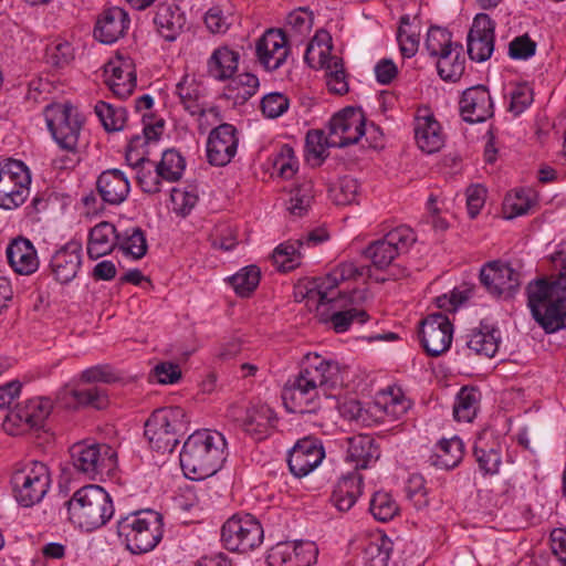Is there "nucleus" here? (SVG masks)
<instances>
[{"label": "nucleus", "mask_w": 566, "mask_h": 566, "mask_svg": "<svg viewBox=\"0 0 566 566\" xmlns=\"http://www.w3.org/2000/svg\"><path fill=\"white\" fill-rule=\"evenodd\" d=\"M227 442L218 431L197 430L185 441L180 465L188 479L202 480L217 473L224 460Z\"/></svg>", "instance_id": "nucleus-1"}, {"label": "nucleus", "mask_w": 566, "mask_h": 566, "mask_svg": "<svg viewBox=\"0 0 566 566\" xmlns=\"http://www.w3.org/2000/svg\"><path fill=\"white\" fill-rule=\"evenodd\" d=\"M65 505L70 520L85 531L103 526L114 514L109 494L96 484L77 490Z\"/></svg>", "instance_id": "nucleus-2"}, {"label": "nucleus", "mask_w": 566, "mask_h": 566, "mask_svg": "<svg viewBox=\"0 0 566 566\" xmlns=\"http://www.w3.org/2000/svg\"><path fill=\"white\" fill-rule=\"evenodd\" d=\"M117 535L130 553H148L163 538V516L153 510L129 513L118 520Z\"/></svg>", "instance_id": "nucleus-3"}, {"label": "nucleus", "mask_w": 566, "mask_h": 566, "mask_svg": "<svg viewBox=\"0 0 566 566\" xmlns=\"http://www.w3.org/2000/svg\"><path fill=\"white\" fill-rule=\"evenodd\" d=\"M188 423L181 407L158 408L146 420L144 434L153 449L171 452L179 443L178 436L187 431Z\"/></svg>", "instance_id": "nucleus-4"}, {"label": "nucleus", "mask_w": 566, "mask_h": 566, "mask_svg": "<svg viewBox=\"0 0 566 566\" xmlns=\"http://www.w3.org/2000/svg\"><path fill=\"white\" fill-rule=\"evenodd\" d=\"M426 49L438 57V74L443 81L457 82L464 73L465 59L461 43L452 42V34L443 28L431 27L427 33Z\"/></svg>", "instance_id": "nucleus-5"}, {"label": "nucleus", "mask_w": 566, "mask_h": 566, "mask_svg": "<svg viewBox=\"0 0 566 566\" xmlns=\"http://www.w3.org/2000/svg\"><path fill=\"white\" fill-rule=\"evenodd\" d=\"M48 129L60 148L75 153L83 118L71 103H53L44 108Z\"/></svg>", "instance_id": "nucleus-6"}, {"label": "nucleus", "mask_w": 566, "mask_h": 566, "mask_svg": "<svg viewBox=\"0 0 566 566\" xmlns=\"http://www.w3.org/2000/svg\"><path fill=\"white\" fill-rule=\"evenodd\" d=\"M70 452L75 470L90 480L109 474L116 467V452L105 443L77 442Z\"/></svg>", "instance_id": "nucleus-7"}, {"label": "nucleus", "mask_w": 566, "mask_h": 566, "mask_svg": "<svg viewBox=\"0 0 566 566\" xmlns=\"http://www.w3.org/2000/svg\"><path fill=\"white\" fill-rule=\"evenodd\" d=\"M12 492L15 501L24 507L39 503L50 486L48 467L39 461H32L17 470L11 478Z\"/></svg>", "instance_id": "nucleus-8"}, {"label": "nucleus", "mask_w": 566, "mask_h": 566, "mask_svg": "<svg viewBox=\"0 0 566 566\" xmlns=\"http://www.w3.org/2000/svg\"><path fill=\"white\" fill-rule=\"evenodd\" d=\"M264 538L261 523L251 514H235L222 526L221 539L231 552L249 553L259 547Z\"/></svg>", "instance_id": "nucleus-9"}, {"label": "nucleus", "mask_w": 566, "mask_h": 566, "mask_svg": "<svg viewBox=\"0 0 566 566\" xmlns=\"http://www.w3.org/2000/svg\"><path fill=\"white\" fill-rule=\"evenodd\" d=\"M31 175L21 160L7 159L0 167V208L12 210L30 195Z\"/></svg>", "instance_id": "nucleus-10"}, {"label": "nucleus", "mask_w": 566, "mask_h": 566, "mask_svg": "<svg viewBox=\"0 0 566 566\" xmlns=\"http://www.w3.org/2000/svg\"><path fill=\"white\" fill-rule=\"evenodd\" d=\"M416 241L413 230L407 226H400L386 233L382 239L371 242L366 248L365 255L371 260L375 268L384 270L396 256L407 253Z\"/></svg>", "instance_id": "nucleus-11"}, {"label": "nucleus", "mask_w": 566, "mask_h": 566, "mask_svg": "<svg viewBox=\"0 0 566 566\" xmlns=\"http://www.w3.org/2000/svg\"><path fill=\"white\" fill-rule=\"evenodd\" d=\"M297 376L316 391L322 390L324 395L344 384L340 365L335 360L324 359L318 354L305 355Z\"/></svg>", "instance_id": "nucleus-12"}, {"label": "nucleus", "mask_w": 566, "mask_h": 566, "mask_svg": "<svg viewBox=\"0 0 566 566\" xmlns=\"http://www.w3.org/2000/svg\"><path fill=\"white\" fill-rule=\"evenodd\" d=\"M453 325L442 313H432L420 323L419 337L429 356L438 357L446 353L452 343Z\"/></svg>", "instance_id": "nucleus-13"}, {"label": "nucleus", "mask_w": 566, "mask_h": 566, "mask_svg": "<svg viewBox=\"0 0 566 566\" xmlns=\"http://www.w3.org/2000/svg\"><path fill=\"white\" fill-rule=\"evenodd\" d=\"M317 55H318V67L325 70L326 84L328 90L338 95L346 94L349 90L347 75L344 69L343 59L331 54V45L322 48L317 43ZM316 52V45L311 42L307 45L304 60L311 67H316L314 64V53Z\"/></svg>", "instance_id": "nucleus-14"}, {"label": "nucleus", "mask_w": 566, "mask_h": 566, "mask_svg": "<svg viewBox=\"0 0 566 566\" xmlns=\"http://www.w3.org/2000/svg\"><path fill=\"white\" fill-rule=\"evenodd\" d=\"M329 145L347 147L358 143L365 134V117L359 111L346 107L329 120Z\"/></svg>", "instance_id": "nucleus-15"}, {"label": "nucleus", "mask_w": 566, "mask_h": 566, "mask_svg": "<svg viewBox=\"0 0 566 566\" xmlns=\"http://www.w3.org/2000/svg\"><path fill=\"white\" fill-rule=\"evenodd\" d=\"M480 282L494 296L512 297L521 285L520 274L509 264L491 261L480 270Z\"/></svg>", "instance_id": "nucleus-16"}, {"label": "nucleus", "mask_w": 566, "mask_h": 566, "mask_svg": "<svg viewBox=\"0 0 566 566\" xmlns=\"http://www.w3.org/2000/svg\"><path fill=\"white\" fill-rule=\"evenodd\" d=\"M495 22L485 13L473 19L467 38L468 54L472 61L485 62L494 51Z\"/></svg>", "instance_id": "nucleus-17"}, {"label": "nucleus", "mask_w": 566, "mask_h": 566, "mask_svg": "<svg viewBox=\"0 0 566 566\" xmlns=\"http://www.w3.org/2000/svg\"><path fill=\"white\" fill-rule=\"evenodd\" d=\"M239 138L237 129L231 124H221L213 128L207 140L208 163L216 167L228 165L235 156Z\"/></svg>", "instance_id": "nucleus-18"}, {"label": "nucleus", "mask_w": 566, "mask_h": 566, "mask_svg": "<svg viewBox=\"0 0 566 566\" xmlns=\"http://www.w3.org/2000/svg\"><path fill=\"white\" fill-rule=\"evenodd\" d=\"M325 452L321 441L306 437L296 442L289 453L287 464L291 473L303 478L312 472L324 459Z\"/></svg>", "instance_id": "nucleus-19"}, {"label": "nucleus", "mask_w": 566, "mask_h": 566, "mask_svg": "<svg viewBox=\"0 0 566 566\" xmlns=\"http://www.w3.org/2000/svg\"><path fill=\"white\" fill-rule=\"evenodd\" d=\"M286 409L292 413H314L321 408L319 392L297 375L290 380L282 392Z\"/></svg>", "instance_id": "nucleus-20"}, {"label": "nucleus", "mask_w": 566, "mask_h": 566, "mask_svg": "<svg viewBox=\"0 0 566 566\" xmlns=\"http://www.w3.org/2000/svg\"><path fill=\"white\" fill-rule=\"evenodd\" d=\"M255 52L259 62L268 71L277 70L289 55L287 39L279 29L268 30L258 41Z\"/></svg>", "instance_id": "nucleus-21"}, {"label": "nucleus", "mask_w": 566, "mask_h": 566, "mask_svg": "<svg viewBox=\"0 0 566 566\" xmlns=\"http://www.w3.org/2000/svg\"><path fill=\"white\" fill-rule=\"evenodd\" d=\"M460 114L468 123H482L494 114L493 101L484 85L467 88L460 99Z\"/></svg>", "instance_id": "nucleus-22"}, {"label": "nucleus", "mask_w": 566, "mask_h": 566, "mask_svg": "<svg viewBox=\"0 0 566 566\" xmlns=\"http://www.w3.org/2000/svg\"><path fill=\"white\" fill-rule=\"evenodd\" d=\"M129 23L128 13L124 9L108 8L97 18L94 38L101 43L113 44L126 34Z\"/></svg>", "instance_id": "nucleus-23"}, {"label": "nucleus", "mask_w": 566, "mask_h": 566, "mask_svg": "<svg viewBox=\"0 0 566 566\" xmlns=\"http://www.w3.org/2000/svg\"><path fill=\"white\" fill-rule=\"evenodd\" d=\"M81 264L82 243L71 240L52 255L50 266L54 279L66 284L76 276Z\"/></svg>", "instance_id": "nucleus-24"}, {"label": "nucleus", "mask_w": 566, "mask_h": 566, "mask_svg": "<svg viewBox=\"0 0 566 566\" xmlns=\"http://www.w3.org/2000/svg\"><path fill=\"white\" fill-rule=\"evenodd\" d=\"M96 188L103 201L113 206L124 202L130 191L128 178L119 169L103 171L97 178Z\"/></svg>", "instance_id": "nucleus-25"}, {"label": "nucleus", "mask_w": 566, "mask_h": 566, "mask_svg": "<svg viewBox=\"0 0 566 566\" xmlns=\"http://www.w3.org/2000/svg\"><path fill=\"white\" fill-rule=\"evenodd\" d=\"M52 407L48 398H33L9 411L6 419L17 426L24 423L30 428H41L50 416Z\"/></svg>", "instance_id": "nucleus-26"}, {"label": "nucleus", "mask_w": 566, "mask_h": 566, "mask_svg": "<svg viewBox=\"0 0 566 566\" xmlns=\"http://www.w3.org/2000/svg\"><path fill=\"white\" fill-rule=\"evenodd\" d=\"M473 454L479 464V469L484 474H495L501 465V450L497 439L492 431L484 430L479 433Z\"/></svg>", "instance_id": "nucleus-27"}, {"label": "nucleus", "mask_w": 566, "mask_h": 566, "mask_svg": "<svg viewBox=\"0 0 566 566\" xmlns=\"http://www.w3.org/2000/svg\"><path fill=\"white\" fill-rule=\"evenodd\" d=\"M415 138L418 147L427 154L441 149L444 137L439 122L433 115H418L415 119Z\"/></svg>", "instance_id": "nucleus-28"}, {"label": "nucleus", "mask_w": 566, "mask_h": 566, "mask_svg": "<svg viewBox=\"0 0 566 566\" xmlns=\"http://www.w3.org/2000/svg\"><path fill=\"white\" fill-rule=\"evenodd\" d=\"M119 230L107 221L97 223L90 230L87 241V254L90 259L96 260L118 247Z\"/></svg>", "instance_id": "nucleus-29"}, {"label": "nucleus", "mask_w": 566, "mask_h": 566, "mask_svg": "<svg viewBox=\"0 0 566 566\" xmlns=\"http://www.w3.org/2000/svg\"><path fill=\"white\" fill-rule=\"evenodd\" d=\"M346 461L354 463L355 470L366 469L371 461H376L379 449L375 439L368 434H356L345 439Z\"/></svg>", "instance_id": "nucleus-30"}, {"label": "nucleus", "mask_w": 566, "mask_h": 566, "mask_svg": "<svg viewBox=\"0 0 566 566\" xmlns=\"http://www.w3.org/2000/svg\"><path fill=\"white\" fill-rule=\"evenodd\" d=\"M7 258L18 274H32L39 266L36 251L30 240L24 238H18L8 245Z\"/></svg>", "instance_id": "nucleus-31"}, {"label": "nucleus", "mask_w": 566, "mask_h": 566, "mask_svg": "<svg viewBox=\"0 0 566 566\" xmlns=\"http://www.w3.org/2000/svg\"><path fill=\"white\" fill-rule=\"evenodd\" d=\"M154 24L166 41L172 42L182 32L186 18L178 6L160 3L157 6Z\"/></svg>", "instance_id": "nucleus-32"}, {"label": "nucleus", "mask_w": 566, "mask_h": 566, "mask_svg": "<svg viewBox=\"0 0 566 566\" xmlns=\"http://www.w3.org/2000/svg\"><path fill=\"white\" fill-rule=\"evenodd\" d=\"M178 95L184 108L192 116H203L206 114L205 94L206 87L192 75H185L176 85Z\"/></svg>", "instance_id": "nucleus-33"}, {"label": "nucleus", "mask_w": 566, "mask_h": 566, "mask_svg": "<svg viewBox=\"0 0 566 566\" xmlns=\"http://www.w3.org/2000/svg\"><path fill=\"white\" fill-rule=\"evenodd\" d=\"M363 476L358 472L343 475L334 488L331 502L339 512L349 511L361 495Z\"/></svg>", "instance_id": "nucleus-34"}, {"label": "nucleus", "mask_w": 566, "mask_h": 566, "mask_svg": "<svg viewBox=\"0 0 566 566\" xmlns=\"http://www.w3.org/2000/svg\"><path fill=\"white\" fill-rule=\"evenodd\" d=\"M105 72H111L106 84L116 96L126 98L132 95L136 87V74L129 62H122L119 65L108 63Z\"/></svg>", "instance_id": "nucleus-35"}, {"label": "nucleus", "mask_w": 566, "mask_h": 566, "mask_svg": "<svg viewBox=\"0 0 566 566\" xmlns=\"http://www.w3.org/2000/svg\"><path fill=\"white\" fill-rule=\"evenodd\" d=\"M467 337L468 348L476 355L491 358L499 349L500 331L488 323L481 322L480 328L472 329Z\"/></svg>", "instance_id": "nucleus-36"}, {"label": "nucleus", "mask_w": 566, "mask_h": 566, "mask_svg": "<svg viewBox=\"0 0 566 566\" xmlns=\"http://www.w3.org/2000/svg\"><path fill=\"white\" fill-rule=\"evenodd\" d=\"M275 422L274 411L266 405H260L247 410L242 426L247 433L256 440H262L268 437Z\"/></svg>", "instance_id": "nucleus-37"}, {"label": "nucleus", "mask_w": 566, "mask_h": 566, "mask_svg": "<svg viewBox=\"0 0 566 566\" xmlns=\"http://www.w3.org/2000/svg\"><path fill=\"white\" fill-rule=\"evenodd\" d=\"M463 451L464 446L460 438L441 439L429 457V462L438 469L451 470L461 462Z\"/></svg>", "instance_id": "nucleus-38"}, {"label": "nucleus", "mask_w": 566, "mask_h": 566, "mask_svg": "<svg viewBox=\"0 0 566 566\" xmlns=\"http://www.w3.org/2000/svg\"><path fill=\"white\" fill-rule=\"evenodd\" d=\"M317 316L319 322L331 324L336 333L347 332L354 321L364 324L369 319L366 311L355 307L345 311L335 310L333 312H329L327 307L317 308Z\"/></svg>", "instance_id": "nucleus-39"}, {"label": "nucleus", "mask_w": 566, "mask_h": 566, "mask_svg": "<svg viewBox=\"0 0 566 566\" xmlns=\"http://www.w3.org/2000/svg\"><path fill=\"white\" fill-rule=\"evenodd\" d=\"M239 54L228 48H219L213 51L208 60V73L218 81L231 78L238 69Z\"/></svg>", "instance_id": "nucleus-40"}, {"label": "nucleus", "mask_w": 566, "mask_h": 566, "mask_svg": "<svg viewBox=\"0 0 566 566\" xmlns=\"http://www.w3.org/2000/svg\"><path fill=\"white\" fill-rule=\"evenodd\" d=\"M304 241L297 239L280 244L273 253L274 263L281 271H291L301 264Z\"/></svg>", "instance_id": "nucleus-41"}, {"label": "nucleus", "mask_w": 566, "mask_h": 566, "mask_svg": "<svg viewBox=\"0 0 566 566\" xmlns=\"http://www.w3.org/2000/svg\"><path fill=\"white\" fill-rule=\"evenodd\" d=\"M151 164V161L147 157V153H142L140 156L136 158V161L132 164V168L136 170V180L142 188V190L146 193H158L161 190L163 178L158 175L157 168L153 171L151 169H146L145 164ZM156 167V165H154Z\"/></svg>", "instance_id": "nucleus-42"}, {"label": "nucleus", "mask_w": 566, "mask_h": 566, "mask_svg": "<svg viewBox=\"0 0 566 566\" xmlns=\"http://www.w3.org/2000/svg\"><path fill=\"white\" fill-rule=\"evenodd\" d=\"M117 248L134 259L143 258L147 252V241L144 231L139 227H132L119 231Z\"/></svg>", "instance_id": "nucleus-43"}, {"label": "nucleus", "mask_w": 566, "mask_h": 566, "mask_svg": "<svg viewBox=\"0 0 566 566\" xmlns=\"http://www.w3.org/2000/svg\"><path fill=\"white\" fill-rule=\"evenodd\" d=\"M156 168L164 181L176 182L182 177L186 160L176 149H167L163 153L160 161L156 164Z\"/></svg>", "instance_id": "nucleus-44"}, {"label": "nucleus", "mask_w": 566, "mask_h": 566, "mask_svg": "<svg viewBox=\"0 0 566 566\" xmlns=\"http://www.w3.org/2000/svg\"><path fill=\"white\" fill-rule=\"evenodd\" d=\"M259 87V78L251 73H242L231 78L227 86V95L237 104L245 103Z\"/></svg>", "instance_id": "nucleus-45"}, {"label": "nucleus", "mask_w": 566, "mask_h": 566, "mask_svg": "<svg viewBox=\"0 0 566 566\" xmlns=\"http://www.w3.org/2000/svg\"><path fill=\"white\" fill-rule=\"evenodd\" d=\"M480 392L476 389L462 388L457 396L453 415L455 420L471 422L479 409Z\"/></svg>", "instance_id": "nucleus-46"}, {"label": "nucleus", "mask_w": 566, "mask_h": 566, "mask_svg": "<svg viewBox=\"0 0 566 566\" xmlns=\"http://www.w3.org/2000/svg\"><path fill=\"white\" fill-rule=\"evenodd\" d=\"M391 549L392 543L388 537H377L363 552L364 566H387Z\"/></svg>", "instance_id": "nucleus-47"}, {"label": "nucleus", "mask_w": 566, "mask_h": 566, "mask_svg": "<svg viewBox=\"0 0 566 566\" xmlns=\"http://www.w3.org/2000/svg\"><path fill=\"white\" fill-rule=\"evenodd\" d=\"M94 111L105 130L118 132L123 129L127 115L125 108L99 101L95 105Z\"/></svg>", "instance_id": "nucleus-48"}, {"label": "nucleus", "mask_w": 566, "mask_h": 566, "mask_svg": "<svg viewBox=\"0 0 566 566\" xmlns=\"http://www.w3.org/2000/svg\"><path fill=\"white\" fill-rule=\"evenodd\" d=\"M376 405L392 419L400 418L411 407L410 401L402 396L399 388H390L387 392H382Z\"/></svg>", "instance_id": "nucleus-49"}, {"label": "nucleus", "mask_w": 566, "mask_h": 566, "mask_svg": "<svg viewBox=\"0 0 566 566\" xmlns=\"http://www.w3.org/2000/svg\"><path fill=\"white\" fill-rule=\"evenodd\" d=\"M369 511L377 521L388 522L398 514L399 507L391 494L378 491L370 500Z\"/></svg>", "instance_id": "nucleus-50"}, {"label": "nucleus", "mask_w": 566, "mask_h": 566, "mask_svg": "<svg viewBox=\"0 0 566 566\" xmlns=\"http://www.w3.org/2000/svg\"><path fill=\"white\" fill-rule=\"evenodd\" d=\"M260 277V269L256 265H248L231 276L230 283L238 295L249 296L258 287Z\"/></svg>", "instance_id": "nucleus-51"}, {"label": "nucleus", "mask_w": 566, "mask_h": 566, "mask_svg": "<svg viewBox=\"0 0 566 566\" xmlns=\"http://www.w3.org/2000/svg\"><path fill=\"white\" fill-rule=\"evenodd\" d=\"M313 199V185L305 181L291 190L287 210L297 217H302L308 209Z\"/></svg>", "instance_id": "nucleus-52"}, {"label": "nucleus", "mask_w": 566, "mask_h": 566, "mask_svg": "<svg viewBox=\"0 0 566 566\" xmlns=\"http://www.w3.org/2000/svg\"><path fill=\"white\" fill-rule=\"evenodd\" d=\"M70 394L75 402L81 406H92L101 410L108 405L106 391L96 386L87 389H72Z\"/></svg>", "instance_id": "nucleus-53"}, {"label": "nucleus", "mask_w": 566, "mask_h": 566, "mask_svg": "<svg viewBox=\"0 0 566 566\" xmlns=\"http://www.w3.org/2000/svg\"><path fill=\"white\" fill-rule=\"evenodd\" d=\"M339 282L340 281L337 279L335 271L315 281L314 289L318 295L317 308H323L329 304L336 303V297L334 296L333 291L338 286Z\"/></svg>", "instance_id": "nucleus-54"}, {"label": "nucleus", "mask_w": 566, "mask_h": 566, "mask_svg": "<svg viewBox=\"0 0 566 566\" xmlns=\"http://www.w3.org/2000/svg\"><path fill=\"white\" fill-rule=\"evenodd\" d=\"M292 549L290 566H311L317 558L318 549L314 542H293Z\"/></svg>", "instance_id": "nucleus-55"}, {"label": "nucleus", "mask_w": 566, "mask_h": 566, "mask_svg": "<svg viewBox=\"0 0 566 566\" xmlns=\"http://www.w3.org/2000/svg\"><path fill=\"white\" fill-rule=\"evenodd\" d=\"M305 146L308 156L318 160V165L326 158V148L332 147L329 145V135L325 136L323 130L313 129L306 134Z\"/></svg>", "instance_id": "nucleus-56"}, {"label": "nucleus", "mask_w": 566, "mask_h": 566, "mask_svg": "<svg viewBox=\"0 0 566 566\" xmlns=\"http://www.w3.org/2000/svg\"><path fill=\"white\" fill-rule=\"evenodd\" d=\"M358 190V180L353 177L345 176L338 180L337 187L331 191L333 192L336 205H350L355 201Z\"/></svg>", "instance_id": "nucleus-57"}, {"label": "nucleus", "mask_w": 566, "mask_h": 566, "mask_svg": "<svg viewBox=\"0 0 566 566\" xmlns=\"http://www.w3.org/2000/svg\"><path fill=\"white\" fill-rule=\"evenodd\" d=\"M510 96L509 111L515 116L522 114L533 103V90L527 84L517 85Z\"/></svg>", "instance_id": "nucleus-58"}, {"label": "nucleus", "mask_w": 566, "mask_h": 566, "mask_svg": "<svg viewBox=\"0 0 566 566\" xmlns=\"http://www.w3.org/2000/svg\"><path fill=\"white\" fill-rule=\"evenodd\" d=\"M528 195L530 191L521 189L516 190L514 196H509L505 199L504 207L510 209L509 219L526 214L530 211L533 200Z\"/></svg>", "instance_id": "nucleus-59"}, {"label": "nucleus", "mask_w": 566, "mask_h": 566, "mask_svg": "<svg viewBox=\"0 0 566 566\" xmlns=\"http://www.w3.org/2000/svg\"><path fill=\"white\" fill-rule=\"evenodd\" d=\"M263 114L269 118H276L289 108V99L281 93H270L261 101Z\"/></svg>", "instance_id": "nucleus-60"}, {"label": "nucleus", "mask_w": 566, "mask_h": 566, "mask_svg": "<svg viewBox=\"0 0 566 566\" xmlns=\"http://www.w3.org/2000/svg\"><path fill=\"white\" fill-rule=\"evenodd\" d=\"M536 52V42L527 34L520 35L511 41L509 45V55L514 60H527Z\"/></svg>", "instance_id": "nucleus-61"}, {"label": "nucleus", "mask_w": 566, "mask_h": 566, "mask_svg": "<svg viewBox=\"0 0 566 566\" xmlns=\"http://www.w3.org/2000/svg\"><path fill=\"white\" fill-rule=\"evenodd\" d=\"M48 61L57 67L66 65L73 59L72 45L66 42H55L46 48Z\"/></svg>", "instance_id": "nucleus-62"}, {"label": "nucleus", "mask_w": 566, "mask_h": 566, "mask_svg": "<svg viewBox=\"0 0 566 566\" xmlns=\"http://www.w3.org/2000/svg\"><path fill=\"white\" fill-rule=\"evenodd\" d=\"M274 165L277 167L279 174L283 178H291L297 170V160L294 150L290 145H283Z\"/></svg>", "instance_id": "nucleus-63"}, {"label": "nucleus", "mask_w": 566, "mask_h": 566, "mask_svg": "<svg viewBox=\"0 0 566 566\" xmlns=\"http://www.w3.org/2000/svg\"><path fill=\"white\" fill-rule=\"evenodd\" d=\"M292 542H281L273 546L266 557L269 566H290L292 562Z\"/></svg>", "instance_id": "nucleus-64"}]
</instances>
